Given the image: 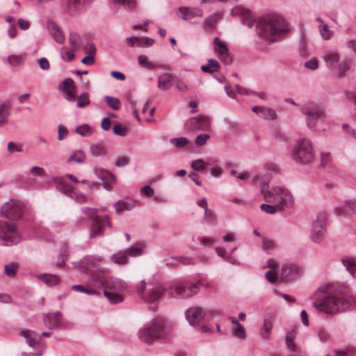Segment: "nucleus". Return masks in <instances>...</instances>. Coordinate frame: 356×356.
<instances>
[{"mask_svg":"<svg viewBox=\"0 0 356 356\" xmlns=\"http://www.w3.org/2000/svg\"><path fill=\"white\" fill-rule=\"evenodd\" d=\"M200 282L195 283H176L169 288H165L161 284H156L148 288L143 300L149 303L157 302L168 291L170 297L175 298H188L198 293Z\"/></svg>","mask_w":356,"mask_h":356,"instance_id":"nucleus-1","label":"nucleus"},{"mask_svg":"<svg viewBox=\"0 0 356 356\" xmlns=\"http://www.w3.org/2000/svg\"><path fill=\"white\" fill-rule=\"evenodd\" d=\"M257 30L261 39L268 42H273L277 37L286 31L288 29L284 19L282 17L273 14L261 17L258 22Z\"/></svg>","mask_w":356,"mask_h":356,"instance_id":"nucleus-2","label":"nucleus"},{"mask_svg":"<svg viewBox=\"0 0 356 356\" xmlns=\"http://www.w3.org/2000/svg\"><path fill=\"white\" fill-rule=\"evenodd\" d=\"M261 193L266 202L275 204L281 211L290 209L294 206V197L291 191L284 186H276L269 190H265L263 186Z\"/></svg>","mask_w":356,"mask_h":356,"instance_id":"nucleus-3","label":"nucleus"},{"mask_svg":"<svg viewBox=\"0 0 356 356\" xmlns=\"http://www.w3.org/2000/svg\"><path fill=\"white\" fill-rule=\"evenodd\" d=\"M166 326L167 322L165 318L160 316L156 317L149 325L139 330L138 338L144 343L152 344L155 340L165 336Z\"/></svg>","mask_w":356,"mask_h":356,"instance_id":"nucleus-4","label":"nucleus"},{"mask_svg":"<svg viewBox=\"0 0 356 356\" xmlns=\"http://www.w3.org/2000/svg\"><path fill=\"white\" fill-rule=\"evenodd\" d=\"M314 307L320 312L327 314H335L341 312L350 307V302L346 299L335 296H325L314 302Z\"/></svg>","mask_w":356,"mask_h":356,"instance_id":"nucleus-5","label":"nucleus"},{"mask_svg":"<svg viewBox=\"0 0 356 356\" xmlns=\"http://www.w3.org/2000/svg\"><path fill=\"white\" fill-rule=\"evenodd\" d=\"M314 151L309 138H303L297 141L293 150V158L296 162L308 164L314 161Z\"/></svg>","mask_w":356,"mask_h":356,"instance_id":"nucleus-6","label":"nucleus"},{"mask_svg":"<svg viewBox=\"0 0 356 356\" xmlns=\"http://www.w3.org/2000/svg\"><path fill=\"white\" fill-rule=\"evenodd\" d=\"M300 111L305 115L307 127L312 130H316L318 124L325 118L324 109L314 103L304 104Z\"/></svg>","mask_w":356,"mask_h":356,"instance_id":"nucleus-7","label":"nucleus"},{"mask_svg":"<svg viewBox=\"0 0 356 356\" xmlns=\"http://www.w3.org/2000/svg\"><path fill=\"white\" fill-rule=\"evenodd\" d=\"M22 240L16 225L6 220H0V245L11 246Z\"/></svg>","mask_w":356,"mask_h":356,"instance_id":"nucleus-8","label":"nucleus"},{"mask_svg":"<svg viewBox=\"0 0 356 356\" xmlns=\"http://www.w3.org/2000/svg\"><path fill=\"white\" fill-rule=\"evenodd\" d=\"M326 215L323 213H319L316 216V219L312 222V230L311 238L312 241L316 243H321L325 233Z\"/></svg>","mask_w":356,"mask_h":356,"instance_id":"nucleus-9","label":"nucleus"},{"mask_svg":"<svg viewBox=\"0 0 356 356\" xmlns=\"http://www.w3.org/2000/svg\"><path fill=\"white\" fill-rule=\"evenodd\" d=\"M24 205L18 200H10L1 208V213L8 219L15 220L20 218L23 212Z\"/></svg>","mask_w":356,"mask_h":356,"instance_id":"nucleus-10","label":"nucleus"},{"mask_svg":"<svg viewBox=\"0 0 356 356\" xmlns=\"http://www.w3.org/2000/svg\"><path fill=\"white\" fill-rule=\"evenodd\" d=\"M107 227H111L108 216H95L91 223L89 238H94L102 236Z\"/></svg>","mask_w":356,"mask_h":356,"instance_id":"nucleus-11","label":"nucleus"},{"mask_svg":"<svg viewBox=\"0 0 356 356\" xmlns=\"http://www.w3.org/2000/svg\"><path fill=\"white\" fill-rule=\"evenodd\" d=\"M211 120L205 115H199L188 120L185 124V128L188 131H207L211 127Z\"/></svg>","mask_w":356,"mask_h":356,"instance_id":"nucleus-12","label":"nucleus"},{"mask_svg":"<svg viewBox=\"0 0 356 356\" xmlns=\"http://www.w3.org/2000/svg\"><path fill=\"white\" fill-rule=\"evenodd\" d=\"M206 316L207 312L200 307H191L185 312V317L187 321L193 327L199 326Z\"/></svg>","mask_w":356,"mask_h":356,"instance_id":"nucleus-13","label":"nucleus"},{"mask_svg":"<svg viewBox=\"0 0 356 356\" xmlns=\"http://www.w3.org/2000/svg\"><path fill=\"white\" fill-rule=\"evenodd\" d=\"M96 284L106 289L113 291H123L127 289V284L123 280L110 277V278H99L96 281Z\"/></svg>","mask_w":356,"mask_h":356,"instance_id":"nucleus-14","label":"nucleus"},{"mask_svg":"<svg viewBox=\"0 0 356 356\" xmlns=\"http://www.w3.org/2000/svg\"><path fill=\"white\" fill-rule=\"evenodd\" d=\"M303 273V268L297 264H284L281 270L280 276L290 280L300 277Z\"/></svg>","mask_w":356,"mask_h":356,"instance_id":"nucleus-15","label":"nucleus"},{"mask_svg":"<svg viewBox=\"0 0 356 356\" xmlns=\"http://www.w3.org/2000/svg\"><path fill=\"white\" fill-rule=\"evenodd\" d=\"M213 44L214 45V51L218 55V58L225 64L230 63L232 59L229 55L227 44L220 40L218 37L213 39Z\"/></svg>","mask_w":356,"mask_h":356,"instance_id":"nucleus-16","label":"nucleus"},{"mask_svg":"<svg viewBox=\"0 0 356 356\" xmlns=\"http://www.w3.org/2000/svg\"><path fill=\"white\" fill-rule=\"evenodd\" d=\"M142 250L138 247H132L127 248L124 251H120L118 253L113 254L111 257L112 261L119 265H124L127 263L128 258L126 256V253H128L130 256H138L141 254Z\"/></svg>","mask_w":356,"mask_h":356,"instance_id":"nucleus-17","label":"nucleus"},{"mask_svg":"<svg viewBox=\"0 0 356 356\" xmlns=\"http://www.w3.org/2000/svg\"><path fill=\"white\" fill-rule=\"evenodd\" d=\"M177 15L184 20H190L196 17H202L203 10L199 8L180 7Z\"/></svg>","mask_w":356,"mask_h":356,"instance_id":"nucleus-18","label":"nucleus"},{"mask_svg":"<svg viewBox=\"0 0 356 356\" xmlns=\"http://www.w3.org/2000/svg\"><path fill=\"white\" fill-rule=\"evenodd\" d=\"M252 111L266 120H273L277 118L276 111L265 106H254L252 108Z\"/></svg>","mask_w":356,"mask_h":356,"instance_id":"nucleus-19","label":"nucleus"},{"mask_svg":"<svg viewBox=\"0 0 356 356\" xmlns=\"http://www.w3.org/2000/svg\"><path fill=\"white\" fill-rule=\"evenodd\" d=\"M273 327V318L268 316L264 319V323L259 330V336L264 340L268 341L271 338V331Z\"/></svg>","mask_w":356,"mask_h":356,"instance_id":"nucleus-20","label":"nucleus"},{"mask_svg":"<svg viewBox=\"0 0 356 356\" xmlns=\"http://www.w3.org/2000/svg\"><path fill=\"white\" fill-rule=\"evenodd\" d=\"M174 83V76L170 73H163L159 76L158 88L161 90H167Z\"/></svg>","mask_w":356,"mask_h":356,"instance_id":"nucleus-21","label":"nucleus"},{"mask_svg":"<svg viewBox=\"0 0 356 356\" xmlns=\"http://www.w3.org/2000/svg\"><path fill=\"white\" fill-rule=\"evenodd\" d=\"M323 58L328 68L334 69L340 61V55L336 51H329L324 54Z\"/></svg>","mask_w":356,"mask_h":356,"instance_id":"nucleus-22","label":"nucleus"},{"mask_svg":"<svg viewBox=\"0 0 356 356\" xmlns=\"http://www.w3.org/2000/svg\"><path fill=\"white\" fill-rule=\"evenodd\" d=\"M62 314L57 312L54 314H47L44 318L45 325L50 329L58 327L61 323Z\"/></svg>","mask_w":356,"mask_h":356,"instance_id":"nucleus-23","label":"nucleus"},{"mask_svg":"<svg viewBox=\"0 0 356 356\" xmlns=\"http://www.w3.org/2000/svg\"><path fill=\"white\" fill-rule=\"evenodd\" d=\"M10 111L11 103L10 101H5L0 104V127L7 124Z\"/></svg>","mask_w":356,"mask_h":356,"instance_id":"nucleus-24","label":"nucleus"},{"mask_svg":"<svg viewBox=\"0 0 356 356\" xmlns=\"http://www.w3.org/2000/svg\"><path fill=\"white\" fill-rule=\"evenodd\" d=\"M48 31L54 40L58 44H63L65 41V37L60 29L53 22L48 24Z\"/></svg>","mask_w":356,"mask_h":356,"instance_id":"nucleus-25","label":"nucleus"},{"mask_svg":"<svg viewBox=\"0 0 356 356\" xmlns=\"http://www.w3.org/2000/svg\"><path fill=\"white\" fill-rule=\"evenodd\" d=\"M19 269V263L12 261L4 265L3 273L8 278H14L16 277Z\"/></svg>","mask_w":356,"mask_h":356,"instance_id":"nucleus-26","label":"nucleus"},{"mask_svg":"<svg viewBox=\"0 0 356 356\" xmlns=\"http://www.w3.org/2000/svg\"><path fill=\"white\" fill-rule=\"evenodd\" d=\"M341 261L348 273L353 277H356V257H346Z\"/></svg>","mask_w":356,"mask_h":356,"instance_id":"nucleus-27","label":"nucleus"},{"mask_svg":"<svg viewBox=\"0 0 356 356\" xmlns=\"http://www.w3.org/2000/svg\"><path fill=\"white\" fill-rule=\"evenodd\" d=\"M38 279L44 282L48 286L58 285L60 279L58 276L54 274H41L38 276Z\"/></svg>","mask_w":356,"mask_h":356,"instance_id":"nucleus-28","label":"nucleus"},{"mask_svg":"<svg viewBox=\"0 0 356 356\" xmlns=\"http://www.w3.org/2000/svg\"><path fill=\"white\" fill-rule=\"evenodd\" d=\"M336 213H346L356 215V200H348L345 202L344 208H336L334 209Z\"/></svg>","mask_w":356,"mask_h":356,"instance_id":"nucleus-29","label":"nucleus"},{"mask_svg":"<svg viewBox=\"0 0 356 356\" xmlns=\"http://www.w3.org/2000/svg\"><path fill=\"white\" fill-rule=\"evenodd\" d=\"M82 0H66V10L71 15H76L80 9Z\"/></svg>","mask_w":356,"mask_h":356,"instance_id":"nucleus-30","label":"nucleus"},{"mask_svg":"<svg viewBox=\"0 0 356 356\" xmlns=\"http://www.w3.org/2000/svg\"><path fill=\"white\" fill-rule=\"evenodd\" d=\"M86 154L82 149H78L73 152L69 156L68 162H75L77 163H83L86 161Z\"/></svg>","mask_w":356,"mask_h":356,"instance_id":"nucleus-31","label":"nucleus"},{"mask_svg":"<svg viewBox=\"0 0 356 356\" xmlns=\"http://www.w3.org/2000/svg\"><path fill=\"white\" fill-rule=\"evenodd\" d=\"M220 69L218 62L215 59H209L206 65L201 67L202 72L206 73H213L217 72Z\"/></svg>","mask_w":356,"mask_h":356,"instance_id":"nucleus-32","label":"nucleus"},{"mask_svg":"<svg viewBox=\"0 0 356 356\" xmlns=\"http://www.w3.org/2000/svg\"><path fill=\"white\" fill-rule=\"evenodd\" d=\"M138 63L142 67L146 68L148 70H152L156 67V63L149 60L148 57L145 55H140L138 57Z\"/></svg>","mask_w":356,"mask_h":356,"instance_id":"nucleus-33","label":"nucleus"},{"mask_svg":"<svg viewBox=\"0 0 356 356\" xmlns=\"http://www.w3.org/2000/svg\"><path fill=\"white\" fill-rule=\"evenodd\" d=\"M25 58V54H10L8 56L7 61L11 66H18L23 63Z\"/></svg>","mask_w":356,"mask_h":356,"instance_id":"nucleus-34","label":"nucleus"},{"mask_svg":"<svg viewBox=\"0 0 356 356\" xmlns=\"http://www.w3.org/2000/svg\"><path fill=\"white\" fill-rule=\"evenodd\" d=\"M104 296L112 304H118L123 301V298L116 293V291H110L107 289L104 291Z\"/></svg>","mask_w":356,"mask_h":356,"instance_id":"nucleus-35","label":"nucleus"},{"mask_svg":"<svg viewBox=\"0 0 356 356\" xmlns=\"http://www.w3.org/2000/svg\"><path fill=\"white\" fill-rule=\"evenodd\" d=\"M75 132L83 137H88L92 134L93 131L90 125L83 124L76 127Z\"/></svg>","mask_w":356,"mask_h":356,"instance_id":"nucleus-36","label":"nucleus"},{"mask_svg":"<svg viewBox=\"0 0 356 356\" xmlns=\"http://www.w3.org/2000/svg\"><path fill=\"white\" fill-rule=\"evenodd\" d=\"M113 206L117 213L122 211H131L134 207V205L132 203L122 200L118 201Z\"/></svg>","mask_w":356,"mask_h":356,"instance_id":"nucleus-37","label":"nucleus"},{"mask_svg":"<svg viewBox=\"0 0 356 356\" xmlns=\"http://www.w3.org/2000/svg\"><path fill=\"white\" fill-rule=\"evenodd\" d=\"M20 334L26 339V343L31 347H34L36 344V341L33 339V335H36L35 332H30L28 330L22 329L20 330Z\"/></svg>","mask_w":356,"mask_h":356,"instance_id":"nucleus-38","label":"nucleus"},{"mask_svg":"<svg viewBox=\"0 0 356 356\" xmlns=\"http://www.w3.org/2000/svg\"><path fill=\"white\" fill-rule=\"evenodd\" d=\"M104 100L106 101L108 106L113 110L118 111L121 106L120 101L116 97L106 95L104 96Z\"/></svg>","mask_w":356,"mask_h":356,"instance_id":"nucleus-39","label":"nucleus"},{"mask_svg":"<svg viewBox=\"0 0 356 356\" xmlns=\"http://www.w3.org/2000/svg\"><path fill=\"white\" fill-rule=\"evenodd\" d=\"M296 337V333L295 331H290L286 334L285 337V341H286V345L288 347L289 349H290L292 351L296 350V344L293 342L295 338Z\"/></svg>","mask_w":356,"mask_h":356,"instance_id":"nucleus-40","label":"nucleus"},{"mask_svg":"<svg viewBox=\"0 0 356 356\" xmlns=\"http://www.w3.org/2000/svg\"><path fill=\"white\" fill-rule=\"evenodd\" d=\"M204 220L210 225H216L218 221L216 213L209 209L204 211Z\"/></svg>","mask_w":356,"mask_h":356,"instance_id":"nucleus-41","label":"nucleus"},{"mask_svg":"<svg viewBox=\"0 0 356 356\" xmlns=\"http://www.w3.org/2000/svg\"><path fill=\"white\" fill-rule=\"evenodd\" d=\"M351 61L350 60H342L337 66V73L339 76H342L345 73L350 70Z\"/></svg>","mask_w":356,"mask_h":356,"instance_id":"nucleus-42","label":"nucleus"},{"mask_svg":"<svg viewBox=\"0 0 356 356\" xmlns=\"http://www.w3.org/2000/svg\"><path fill=\"white\" fill-rule=\"evenodd\" d=\"M113 3L120 4L124 8L134 10L137 5L136 0H112Z\"/></svg>","mask_w":356,"mask_h":356,"instance_id":"nucleus-43","label":"nucleus"},{"mask_svg":"<svg viewBox=\"0 0 356 356\" xmlns=\"http://www.w3.org/2000/svg\"><path fill=\"white\" fill-rule=\"evenodd\" d=\"M219 16L218 15H215L212 16H209L207 18H205L204 22V28L207 30H213L215 29V25L218 19Z\"/></svg>","mask_w":356,"mask_h":356,"instance_id":"nucleus-44","label":"nucleus"},{"mask_svg":"<svg viewBox=\"0 0 356 356\" xmlns=\"http://www.w3.org/2000/svg\"><path fill=\"white\" fill-rule=\"evenodd\" d=\"M260 208L261 211L269 214H274L277 212H282L280 209L277 207L275 204L266 202V204H261Z\"/></svg>","mask_w":356,"mask_h":356,"instance_id":"nucleus-45","label":"nucleus"},{"mask_svg":"<svg viewBox=\"0 0 356 356\" xmlns=\"http://www.w3.org/2000/svg\"><path fill=\"white\" fill-rule=\"evenodd\" d=\"M71 289L75 291L84 293L89 295H99V292H98L97 291L92 289L86 288L80 284L72 285L71 286Z\"/></svg>","mask_w":356,"mask_h":356,"instance_id":"nucleus-46","label":"nucleus"},{"mask_svg":"<svg viewBox=\"0 0 356 356\" xmlns=\"http://www.w3.org/2000/svg\"><path fill=\"white\" fill-rule=\"evenodd\" d=\"M318 29L322 38L324 40H330L333 35L332 31L330 29L327 24H320L318 26Z\"/></svg>","mask_w":356,"mask_h":356,"instance_id":"nucleus-47","label":"nucleus"},{"mask_svg":"<svg viewBox=\"0 0 356 356\" xmlns=\"http://www.w3.org/2000/svg\"><path fill=\"white\" fill-rule=\"evenodd\" d=\"M90 153L93 156H104L106 154L104 147L99 144H94L90 145Z\"/></svg>","mask_w":356,"mask_h":356,"instance_id":"nucleus-48","label":"nucleus"},{"mask_svg":"<svg viewBox=\"0 0 356 356\" xmlns=\"http://www.w3.org/2000/svg\"><path fill=\"white\" fill-rule=\"evenodd\" d=\"M68 257V251L67 248L64 245L61 248L60 250V253L58 254V261L56 263V266L58 267H62L65 264V261H67Z\"/></svg>","mask_w":356,"mask_h":356,"instance_id":"nucleus-49","label":"nucleus"},{"mask_svg":"<svg viewBox=\"0 0 356 356\" xmlns=\"http://www.w3.org/2000/svg\"><path fill=\"white\" fill-rule=\"evenodd\" d=\"M90 104L89 94L88 92H83L77 98L78 108H83Z\"/></svg>","mask_w":356,"mask_h":356,"instance_id":"nucleus-50","label":"nucleus"},{"mask_svg":"<svg viewBox=\"0 0 356 356\" xmlns=\"http://www.w3.org/2000/svg\"><path fill=\"white\" fill-rule=\"evenodd\" d=\"M101 180L104 183V188L106 190H110L115 181V177L112 173H111V177L107 175H104L103 177H102Z\"/></svg>","mask_w":356,"mask_h":356,"instance_id":"nucleus-51","label":"nucleus"},{"mask_svg":"<svg viewBox=\"0 0 356 356\" xmlns=\"http://www.w3.org/2000/svg\"><path fill=\"white\" fill-rule=\"evenodd\" d=\"M80 36L74 33H71L69 35V42L71 46L72 51H76L78 49V44L80 41Z\"/></svg>","mask_w":356,"mask_h":356,"instance_id":"nucleus-52","label":"nucleus"},{"mask_svg":"<svg viewBox=\"0 0 356 356\" xmlns=\"http://www.w3.org/2000/svg\"><path fill=\"white\" fill-rule=\"evenodd\" d=\"M170 143L177 148L185 147L188 144V139L186 137H179L170 139Z\"/></svg>","mask_w":356,"mask_h":356,"instance_id":"nucleus-53","label":"nucleus"},{"mask_svg":"<svg viewBox=\"0 0 356 356\" xmlns=\"http://www.w3.org/2000/svg\"><path fill=\"white\" fill-rule=\"evenodd\" d=\"M232 334L234 337L242 340L245 339L246 337L245 329L241 324H238L237 327L233 330Z\"/></svg>","mask_w":356,"mask_h":356,"instance_id":"nucleus-54","label":"nucleus"},{"mask_svg":"<svg viewBox=\"0 0 356 356\" xmlns=\"http://www.w3.org/2000/svg\"><path fill=\"white\" fill-rule=\"evenodd\" d=\"M98 209L96 208H90L88 207H82L81 211L83 214L87 216L90 219H94L96 216Z\"/></svg>","mask_w":356,"mask_h":356,"instance_id":"nucleus-55","label":"nucleus"},{"mask_svg":"<svg viewBox=\"0 0 356 356\" xmlns=\"http://www.w3.org/2000/svg\"><path fill=\"white\" fill-rule=\"evenodd\" d=\"M113 129L115 134L120 136H125L128 132L127 129L120 124H115Z\"/></svg>","mask_w":356,"mask_h":356,"instance_id":"nucleus-56","label":"nucleus"},{"mask_svg":"<svg viewBox=\"0 0 356 356\" xmlns=\"http://www.w3.org/2000/svg\"><path fill=\"white\" fill-rule=\"evenodd\" d=\"M65 93V98L69 102H74L76 100V88H66L63 90Z\"/></svg>","mask_w":356,"mask_h":356,"instance_id":"nucleus-57","label":"nucleus"},{"mask_svg":"<svg viewBox=\"0 0 356 356\" xmlns=\"http://www.w3.org/2000/svg\"><path fill=\"white\" fill-rule=\"evenodd\" d=\"M210 138V135L208 134H202L198 135L195 138V143L198 145L202 146L204 145L207 140Z\"/></svg>","mask_w":356,"mask_h":356,"instance_id":"nucleus-58","label":"nucleus"},{"mask_svg":"<svg viewBox=\"0 0 356 356\" xmlns=\"http://www.w3.org/2000/svg\"><path fill=\"white\" fill-rule=\"evenodd\" d=\"M154 43V40L149 38H143L140 40H138V42L137 46L140 47H151Z\"/></svg>","mask_w":356,"mask_h":356,"instance_id":"nucleus-59","label":"nucleus"},{"mask_svg":"<svg viewBox=\"0 0 356 356\" xmlns=\"http://www.w3.org/2000/svg\"><path fill=\"white\" fill-rule=\"evenodd\" d=\"M73 51H72V50H71V51L65 50L64 48H63L62 51H61L62 58L64 60L67 61V62L72 61L74 58V54Z\"/></svg>","mask_w":356,"mask_h":356,"instance_id":"nucleus-60","label":"nucleus"},{"mask_svg":"<svg viewBox=\"0 0 356 356\" xmlns=\"http://www.w3.org/2000/svg\"><path fill=\"white\" fill-rule=\"evenodd\" d=\"M191 167L197 171H202L205 168V165L202 159H197L191 163Z\"/></svg>","mask_w":356,"mask_h":356,"instance_id":"nucleus-61","label":"nucleus"},{"mask_svg":"<svg viewBox=\"0 0 356 356\" xmlns=\"http://www.w3.org/2000/svg\"><path fill=\"white\" fill-rule=\"evenodd\" d=\"M86 54L94 56L96 54V47L92 43H87L83 46Z\"/></svg>","mask_w":356,"mask_h":356,"instance_id":"nucleus-62","label":"nucleus"},{"mask_svg":"<svg viewBox=\"0 0 356 356\" xmlns=\"http://www.w3.org/2000/svg\"><path fill=\"white\" fill-rule=\"evenodd\" d=\"M305 67L311 70H315L318 67V60L315 58H312L311 60L305 62Z\"/></svg>","mask_w":356,"mask_h":356,"instance_id":"nucleus-63","label":"nucleus"},{"mask_svg":"<svg viewBox=\"0 0 356 356\" xmlns=\"http://www.w3.org/2000/svg\"><path fill=\"white\" fill-rule=\"evenodd\" d=\"M265 277L269 282L274 283L277 280V273L271 269L266 273Z\"/></svg>","mask_w":356,"mask_h":356,"instance_id":"nucleus-64","label":"nucleus"}]
</instances>
